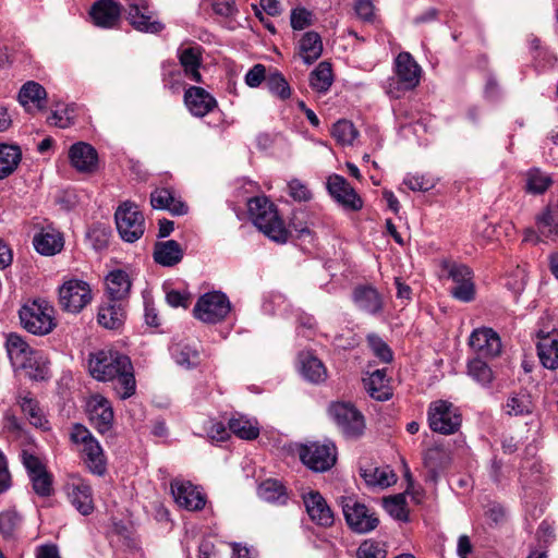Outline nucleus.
Here are the masks:
<instances>
[{"label":"nucleus","mask_w":558,"mask_h":558,"mask_svg":"<svg viewBox=\"0 0 558 558\" xmlns=\"http://www.w3.org/2000/svg\"><path fill=\"white\" fill-rule=\"evenodd\" d=\"M88 371L99 381H114V390L121 399L135 393L136 381L130 357L117 350H99L90 353Z\"/></svg>","instance_id":"obj_1"},{"label":"nucleus","mask_w":558,"mask_h":558,"mask_svg":"<svg viewBox=\"0 0 558 558\" xmlns=\"http://www.w3.org/2000/svg\"><path fill=\"white\" fill-rule=\"evenodd\" d=\"M247 214L253 225L271 241L284 244L290 232L278 214L276 205L266 196H255L247 202Z\"/></svg>","instance_id":"obj_2"},{"label":"nucleus","mask_w":558,"mask_h":558,"mask_svg":"<svg viewBox=\"0 0 558 558\" xmlns=\"http://www.w3.org/2000/svg\"><path fill=\"white\" fill-rule=\"evenodd\" d=\"M53 314V307L45 300H33L19 312L22 326L37 336H45L53 330L57 326Z\"/></svg>","instance_id":"obj_3"},{"label":"nucleus","mask_w":558,"mask_h":558,"mask_svg":"<svg viewBox=\"0 0 558 558\" xmlns=\"http://www.w3.org/2000/svg\"><path fill=\"white\" fill-rule=\"evenodd\" d=\"M429 428L437 434L452 435L457 433L462 423L460 410L447 400H436L427 409Z\"/></svg>","instance_id":"obj_4"},{"label":"nucleus","mask_w":558,"mask_h":558,"mask_svg":"<svg viewBox=\"0 0 558 558\" xmlns=\"http://www.w3.org/2000/svg\"><path fill=\"white\" fill-rule=\"evenodd\" d=\"M340 505L345 522L351 531L366 534L374 531L379 524L377 513L354 497H341Z\"/></svg>","instance_id":"obj_5"},{"label":"nucleus","mask_w":558,"mask_h":558,"mask_svg":"<svg viewBox=\"0 0 558 558\" xmlns=\"http://www.w3.org/2000/svg\"><path fill=\"white\" fill-rule=\"evenodd\" d=\"M114 218L117 230L123 241L134 243L143 236L145 231L144 215L134 203H122L117 208Z\"/></svg>","instance_id":"obj_6"},{"label":"nucleus","mask_w":558,"mask_h":558,"mask_svg":"<svg viewBox=\"0 0 558 558\" xmlns=\"http://www.w3.org/2000/svg\"><path fill=\"white\" fill-rule=\"evenodd\" d=\"M231 311L228 296L220 291L203 294L194 306V315L197 319L207 324L222 322Z\"/></svg>","instance_id":"obj_7"},{"label":"nucleus","mask_w":558,"mask_h":558,"mask_svg":"<svg viewBox=\"0 0 558 558\" xmlns=\"http://www.w3.org/2000/svg\"><path fill=\"white\" fill-rule=\"evenodd\" d=\"M301 461L315 472H325L332 468L337 460V448L332 442H310L299 450Z\"/></svg>","instance_id":"obj_8"},{"label":"nucleus","mask_w":558,"mask_h":558,"mask_svg":"<svg viewBox=\"0 0 558 558\" xmlns=\"http://www.w3.org/2000/svg\"><path fill=\"white\" fill-rule=\"evenodd\" d=\"M329 414L345 437L357 438L364 433V416L354 405L345 402L332 403Z\"/></svg>","instance_id":"obj_9"},{"label":"nucleus","mask_w":558,"mask_h":558,"mask_svg":"<svg viewBox=\"0 0 558 558\" xmlns=\"http://www.w3.org/2000/svg\"><path fill=\"white\" fill-rule=\"evenodd\" d=\"M92 301V290L87 282L72 279L59 289V304L69 313H80Z\"/></svg>","instance_id":"obj_10"},{"label":"nucleus","mask_w":558,"mask_h":558,"mask_svg":"<svg viewBox=\"0 0 558 558\" xmlns=\"http://www.w3.org/2000/svg\"><path fill=\"white\" fill-rule=\"evenodd\" d=\"M395 72L397 76L398 88L397 93L392 89H389V94L399 98V92H409L414 89L421 80V66L414 60V58L409 52H400L395 61Z\"/></svg>","instance_id":"obj_11"},{"label":"nucleus","mask_w":558,"mask_h":558,"mask_svg":"<svg viewBox=\"0 0 558 558\" xmlns=\"http://www.w3.org/2000/svg\"><path fill=\"white\" fill-rule=\"evenodd\" d=\"M448 278L453 282L450 293L458 301L469 303L475 299V283L473 271L463 264L450 263L446 265Z\"/></svg>","instance_id":"obj_12"},{"label":"nucleus","mask_w":558,"mask_h":558,"mask_svg":"<svg viewBox=\"0 0 558 558\" xmlns=\"http://www.w3.org/2000/svg\"><path fill=\"white\" fill-rule=\"evenodd\" d=\"M64 490L70 504L82 514L93 513L94 498L90 485L84 478L72 475L64 486Z\"/></svg>","instance_id":"obj_13"},{"label":"nucleus","mask_w":558,"mask_h":558,"mask_svg":"<svg viewBox=\"0 0 558 558\" xmlns=\"http://www.w3.org/2000/svg\"><path fill=\"white\" fill-rule=\"evenodd\" d=\"M5 349L12 366L15 369L34 368L37 351L16 332H10L5 339Z\"/></svg>","instance_id":"obj_14"},{"label":"nucleus","mask_w":558,"mask_h":558,"mask_svg":"<svg viewBox=\"0 0 558 558\" xmlns=\"http://www.w3.org/2000/svg\"><path fill=\"white\" fill-rule=\"evenodd\" d=\"M327 190L330 196L343 208L357 211L363 207V201L347 179L340 174H331L327 179Z\"/></svg>","instance_id":"obj_15"},{"label":"nucleus","mask_w":558,"mask_h":558,"mask_svg":"<svg viewBox=\"0 0 558 558\" xmlns=\"http://www.w3.org/2000/svg\"><path fill=\"white\" fill-rule=\"evenodd\" d=\"M470 348L477 354L476 357L494 359L501 353L499 335L489 327L476 328L469 338Z\"/></svg>","instance_id":"obj_16"},{"label":"nucleus","mask_w":558,"mask_h":558,"mask_svg":"<svg viewBox=\"0 0 558 558\" xmlns=\"http://www.w3.org/2000/svg\"><path fill=\"white\" fill-rule=\"evenodd\" d=\"M171 493L175 502L186 510H202L206 505V496L190 481H173Z\"/></svg>","instance_id":"obj_17"},{"label":"nucleus","mask_w":558,"mask_h":558,"mask_svg":"<svg viewBox=\"0 0 558 558\" xmlns=\"http://www.w3.org/2000/svg\"><path fill=\"white\" fill-rule=\"evenodd\" d=\"M95 26L114 28L121 20V4L118 0H97L89 10Z\"/></svg>","instance_id":"obj_18"},{"label":"nucleus","mask_w":558,"mask_h":558,"mask_svg":"<svg viewBox=\"0 0 558 558\" xmlns=\"http://www.w3.org/2000/svg\"><path fill=\"white\" fill-rule=\"evenodd\" d=\"M303 502L311 520L323 527L333 524V512L320 493L311 490L303 495Z\"/></svg>","instance_id":"obj_19"},{"label":"nucleus","mask_w":558,"mask_h":558,"mask_svg":"<svg viewBox=\"0 0 558 558\" xmlns=\"http://www.w3.org/2000/svg\"><path fill=\"white\" fill-rule=\"evenodd\" d=\"M184 104L194 117H205L217 108L216 98L203 87L190 86L184 92Z\"/></svg>","instance_id":"obj_20"},{"label":"nucleus","mask_w":558,"mask_h":558,"mask_svg":"<svg viewBox=\"0 0 558 558\" xmlns=\"http://www.w3.org/2000/svg\"><path fill=\"white\" fill-rule=\"evenodd\" d=\"M89 420L100 434L111 430L113 425V410L111 403L102 396L93 397L89 403Z\"/></svg>","instance_id":"obj_21"},{"label":"nucleus","mask_w":558,"mask_h":558,"mask_svg":"<svg viewBox=\"0 0 558 558\" xmlns=\"http://www.w3.org/2000/svg\"><path fill=\"white\" fill-rule=\"evenodd\" d=\"M128 20L136 31L144 33L158 34L165 28L161 22L153 19V12L145 3L130 4Z\"/></svg>","instance_id":"obj_22"},{"label":"nucleus","mask_w":558,"mask_h":558,"mask_svg":"<svg viewBox=\"0 0 558 558\" xmlns=\"http://www.w3.org/2000/svg\"><path fill=\"white\" fill-rule=\"evenodd\" d=\"M150 205L155 209L168 210L173 216L187 214V205L168 187H158L150 193Z\"/></svg>","instance_id":"obj_23"},{"label":"nucleus","mask_w":558,"mask_h":558,"mask_svg":"<svg viewBox=\"0 0 558 558\" xmlns=\"http://www.w3.org/2000/svg\"><path fill=\"white\" fill-rule=\"evenodd\" d=\"M69 159L78 172H93L97 167L98 154L92 145L78 142L71 146Z\"/></svg>","instance_id":"obj_24"},{"label":"nucleus","mask_w":558,"mask_h":558,"mask_svg":"<svg viewBox=\"0 0 558 558\" xmlns=\"http://www.w3.org/2000/svg\"><path fill=\"white\" fill-rule=\"evenodd\" d=\"M363 385L371 398L387 401L392 397V388L385 368L375 369L363 377Z\"/></svg>","instance_id":"obj_25"},{"label":"nucleus","mask_w":558,"mask_h":558,"mask_svg":"<svg viewBox=\"0 0 558 558\" xmlns=\"http://www.w3.org/2000/svg\"><path fill=\"white\" fill-rule=\"evenodd\" d=\"M33 244L35 250L45 256H52L63 248V236L53 228H44L34 236Z\"/></svg>","instance_id":"obj_26"},{"label":"nucleus","mask_w":558,"mask_h":558,"mask_svg":"<svg viewBox=\"0 0 558 558\" xmlns=\"http://www.w3.org/2000/svg\"><path fill=\"white\" fill-rule=\"evenodd\" d=\"M184 255L181 244L174 240L157 242L154 245V260L163 267H173L179 264Z\"/></svg>","instance_id":"obj_27"},{"label":"nucleus","mask_w":558,"mask_h":558,"mask_svg":"<svg viewBox=\"0 0 558 558\" xmlns=\"http://www.w3.org/2000/svg\"><path fill=\"white\" fill-rule=\"evenodd\" d=\"M353 302L355 305L372 315L383 310V299L377 289L372 286H359L353 290Z\"/></svg>","instance_id":"obj_28"},{"label":"nucleus","mask_w":558,"mask_h":558,"mask_svg":"<svg viewBox=\"0 0 558 558\" xmlns=\"http://www.w3.org/2000/svg\"><path fill=\"white\" fill-rule=\"evenodd\" d=\"M125 318V310L122 301H112L109 298L98 310L97 320L107 329L119 328Z\"/></svg>","instance_id":"obj_29"},{"label":"nucleus","mask_w":558,"mask_h":558,"mask_svg":"<svg viewBox=\"0 0 558 558\" xmlns=\"http://www.w3.org/2000/svg\"><path fill=\"white\" fill-rule=\"evenodd\" d=\"M300 371L302 376L313 383L319 384L326 380L327 369L324 363L311 352H301L299 354Z\"/></svg>","instance_id":"obj_30"},{"label":"nucleus","mask_w":558,"mask_h":558,"mask_svg":"<svg viewBox=\"0 0 558 558\" xmlns=\"http://www.w3.org/2000/svg\"><path fill=\"white\" fill-rule=\"evenodd\" d=\"M80 452L84 465L92 474L104 476L107 473V458L99 441L90 444L86 449H80Z\"/></svg>","instance_id":"obj_31"},{"label":"nucleus","mask_w":558,"mask_h":558,"mask_svg":"<svg viewBox=\"0 0 558 558\" xmlns=\"http://www.w3.org/2000/svg\"><path fill=\"white\" fill-rule=\"evenodd\" d=\"M537 354L544 367L548 369L558 368V331L539 338Z\"/></svg>","instance_id":"obj_32"},{"label":"nucleus","mask_w":558,"mask_h":558,"mask_svg":"<svg viewBox=\"0 0 558 558\" xmlns=\"http://www.w3.org/2000/svg\"><path fill=\"white\" fill-rule=\"evenodd\" d=\"M106 288L108 298L112 299V301H123L131 289L129 275L121 269L109 272L106 277Z\"/></svg>","instance_id":"obj_33"},{"label":"nucleus","mask_w":558,"mask_h":558,"mask_svg":"<svg viewBox=\"0 0 558 558\" xmlns=\"http://www.w3.org/2000/svg\"><path fill=\"white\" fill-rule=\"evenodd\" d=\"M179 61L182 65L185 75L196 82H202L199 66L202 64V53L199 47H189L179 50Z\"/></svg>","instance_id":"obj_34"},{"label":"nucleus","mask_w":558,"mask_h":558,"mask_svg":"<svg viewBox=\"0 0 558 558\" xmlns=\"http://www.w3.org/2000/svg\"><path fill=\"white\" fill-rule=\"evenodd\" d=\"M449 460V456L444 448H428L423 457L424 466L427 469L428 478L433 482H436L439 472L447 468Z\"/></svg>","instance_id":"obj_35"},{"label":"nucleus","mask_w":558,"mask_h":558,"mask_svg":"<svg viewBox=\"0 0 558 558\" xmlns=\"http://www.w3.org/2000/svg\"><path fill=\"white\" fill-rule=\"evenodd\" d=\"M22 160V150L17 145L0 143V180L10 177Z\"/></svg>","instance_id":"obj_36"},{"label":"nucleus","mask_w":558,"mask_h":558,"mask_svg":"<svg viewBox=\"0 0 558 558\" xmlns=\"http://www.w3.org/2000/svg\"><path fill=\"white\" fill-rule=\"evenodd\" d=\"M535 223L543 236L550 240L558 238V209L548 205L535 217Z\"/></svg>","instance_id":"obj_37"},{"label":"nucleus","mask_w":558,"mask_h":558,"mask_svg":"<svg viewBox=\"0 0 558 558\" xmlns=\"http://www.w3.org/2000/svg\"><path fill=\"white\" fill-rule=\"evenodd\" d=\"M323 52V43L318 33L307 32L300 40V54L306 64H312Z\"/></svg>","instance_id":"obj_38"},{"label":"nucleus","mask_w":558,"mask_h":558,"mask_svg":"<svg viewBox=\"0 0 558 558\" xmlns=\"http://www.w3.org/2000/svg\"><path fill=\"white\" fill-rule=\"evenodd\" d=\"M468 375L484 388H489L495 379V375L487 362L482 357H474L468 362Z\"/></svg>","instance_id":"obj_39"},{"label":"nucleus","mask_w":558,"mask_h":558,"mask_svg":"<svg viewBox=\"0 0 558 558\" xmlns=\"http://www.w3.org/2000/svg\"><path fill=\"white\" fill-rule=\"evenodd\" d=\"M553 183V178L539 168H532L525 173V190L530 194L542 195Z\"/></svg>","instance_id":"obj_40"},{"label":"nucleus","mask_w":558,"mask_h":558,"mask_svg":"<svg viewBox=\"0 0 558 558\" xmlns=\"http://www.w3.org/2000/svg\"><path fill=\"white\" fill-rule=\"evenodd\" d=\"M333 82L331 64L327 61L320 62L311 73L310 85L318 93H326Z\"/></svg>","instance_id":"obj_41"},{"label":"nucleus","mask_w":558,"mask_h":558,"mask_svg":"<svg viewBox=\"0 0 558 558\" xmlns=\"http://www.w3.org/2000/svg\"><path fill=\"white\" fill-rule=\"evenodd\" d=\"M258 496L268 501L283 505L287 502L288 496L286 487L277 480H266L258 486Z\"/></svg>","instance_id":"obj_42"},{"label":"nucleus","mask_w":558,"mask_h":558,"mask_svg":"<svg viewBox=\"0 0 558 558\" xmlns=\"http://www.w3.org/2000/svg\"><path fill=\"white\" fill-rule=\"evenodd\" d=\"M17 402L21 407L22 412L27 416L29 423L36 427L44 426L45 421L41 409L39 408L38 401L34 399L29 392L25 395L20 393Z\"/></svg>","instance_id":"obj_43"},{"label":"nucleus","mask_w":558,"mask_h":558,"mask_svg":"<svg viewBox=\"0 0 558 558\" xmlns=\"http://www.w3.org/2000/svg\"><path fill=\"white\" fill-rule=\"evenodd\" d=\"M506 414L510 416H520L532 412L531 397L523 391L510 395L504 405Z\"/></svg>","instance_id":"obj_44"},{"label":"nucleus","mask_w":558,"mask_h":558,"mask_svg":"<svg viewBox=\"0 0 558 558\" xmlns=\"http://www.w3.org/2000/svg\"><path fill=\"white\" fill-rule=\"evenodd\" d=\"M229 430L236 437L253 440L259 436V428L244 416H233L228 423Z\"/></svg>","instance_id":"obj_45"},{"label":"nucleus","mask_w":558,"mask_h":558,"mask_svg":"<svg viewBox=\"0 0 558 558\" xmlns=\"http://www.w3.org/2000/svg\"><path fill=\"white\" fill-rule=\"evenodd\" d=\"M46 95L45 88L39 83L29 81L22 86L19 93V101L24 107L28 104H34L37 108L41 109Z\"/></svg>","instance_id":"obj_46"},{"label":"nucleus","mask_w":558,"mask_h":558,"mask_svg":"<svg viewBox=\"0 0 558 558\" xmlns=\"http://www.w3.org/2000/svg\"><path fill=\"white\" fill-rule=\"evenodd\" d=\"M171 353L175 363L186 369L196 367L201 362L199 352L189 344L178 343Z\"/></svg>","instance_id":"obj_47"},{"label":"nucleus","mask_w":558,"mask_h":558,"mask_svg":"<svg viewBox=\"0 0 558 558\" xmlns=\"http://www.w3.org/2000/svg\"><path fill=\"white\" fill-rule=\"evenodd\" d=\"M361 476L364 478L367 485L387 487L395 483V474L388 472L385 469L379 468H361Z\"/></svg>","instance_id":"obj_48"},{"label":"nucleus","mask_w":558,"mask_h":558,"mask_svg":"<svg viewBox=\"0 0 558 558\" xmlns=\"http://www.w3.org/2000/svg\"><path fill=\"white\" fill-rule=\"evenodd\" d=\"M266 87L270 94L275 95L281 100H286L291 96V88L287 80L277 70L268 73L266 78Z\"/></svg>","instance_id":"obj_49"},{"label":"nucleus","mask_w":558,"mask_h":558,"mask_svg":"<svg viewBox=\"0 0 558 558\" xmlns=\"http://www.w3.org/2000/svg\"><path fill=\"white\" fill-rule=\"evenodd\" d=\"M331 134L333 138L341 145H352L359 135V131L349 120H339L333 126Z\"/></svg>","instance_id":"obj_50"},{"label":"nucleus","mask_w":558,"mask_h":558,"mask_svg":"<svg viewBox=\"0 0 558 558\" xmlns=\"http://www.w3.org/2000/svg\"><path fill=\"white\" fill-rule=\"evenodd\" d=\"M21 517L14 510H7L0 512V534L4 538L14 537L15 533L20 529Z\"/></svg>","instance_id":"obj_51"},{"label":"nucleus","mask_w":558,"mask_h":558,"mask_svg":"<svg viewBox=\"0 0 558 558\" xmlns=\"http://www.w3.org/2000/svg\"><path fill=\"white\" fill-rule=\"evenodd\" d=\"M367 344L373 354L384 363H390L393 359V353L389 345L376 333H368L366 337Z\"/></svg>","instance_id":"obj_52"},{"label":"nucleus","mask_w":558,"mask_h":558,"mask_svg":"<svg viewBox=\"0 0 558 558\" xmlns=\"http://www.w3.org/2000/svg\"><path fill=\"white\" fill-rule=\"evenodd\" d=\"M356 556L357 558H386V546L375 539H365L359 546Z\"/></svg>","instance_id":"obj_53"},{"label":"nucleus","mask_w":558,"mask_h":558,"mask_svg":"<svg viewBox=\"0 0 558 558\" xmlns=\"http://www.w3.org/2000/svg\"><path fill=\"white\" fill-rule=\"evenodd\" d=\"M385 509L397 520L407 522L409 520V511L407 509L405 499L398 495L385 499Z\"/></svg>","instance_id":"obj_54"},{"label":"nucleus","mask_w":558,"mask_h":558,"mask_svg":"<svg viewBox=\"0 0 558 558\" xmlns=\"http://www.w3.org/2000/svg\"><path fill=\"white\" fill-rule=\"evenodd\" d=\"M70 440L72 444L81 446V449H86L90 444L98 441L90 430L80 423L71 427Z\"/></svg>","instance_id":"obj_55"},{"label":"nucleus","mask_w":558,"mask_h":558,"mask_svg":"<svg viewBox=\"0 0 558 558\" xmlns=\"http://www.w3.org/2000/svg\"><path fill=\"white\" fill-rule=\"evenodd\" d=\"M403 183L414 192H427L436 185V180L426 174H409Z\"/></svg>","instance_id":"obj_56"},{"label":"nucleus","mask_w":558,"mask_h":558,"mask_svg":"<svg viewBox=\"0 0 558 558\" xmlns=\"http://www.w3.org/2000/svg\"><path fill=\"white\" fill-rule=\"evenodd\" d=\"M33 489L41 497H48L52 493V478L51 475L46 471H41L31 476Z\"/></svg>","instance_id":"obj_57"},{"label":"nucleus","mask_w":558,"mask_h":558,"mask_svg":"<svg viewBox=\"0 0 558 558\" xmlns=\"http://www.w3.org/2000/svg\"><path fill=\"white\" fill-rule=\"evenodd\" d=\"M288 193L295 202H310L313 194L307 184L299 179H292L288 183Z\"/></svg>","instance_id":"obj_58"},{"label":"nucleus","mask_w":558,"mask_h":558,"mask_svg":"<svg viewBox=\"0 0 558 558\" xmlns=\"http://www.w3.org/2000/svg\"><path fill=\"white\" fill-rule=\"evenodd\" d=\"M313 14L305 8H296L291 12V26L293 29L302 31L312 25Z\"/></svg>","instance_id":"obj_59"},{"label":"nucleus","mask_w":558,"mask_h":558,"mask_svg":"<svg viewBox=\"0 0 558 558\" xmlns=\"http://www.w3.org/2000/svg\"><path fill=\"white\" fill-rule=\"evenodd\" d=\"M267 75L268 74H266V66L264 64L257 63L247 71L244 80L247 86L256 88L263 82L266 83Z\"/></svg>","instance_id":"obj_60"},{"label":"nucleus","mask_w":558,"mask_h":558,"mask_svg":"<svg viewBox=\"0 0 558 558\" xmlns=\"http://www.w3.org/2000/svg\"><path fill=\"white\" fill-rule=\"evenodd\" d=\"M354 10L364 22H373L375 19V7L371 0H356Z\"/></svg>","instance_id":"obj_61"},{"label":"nucleus","mask_w":558,"mask_h":558,"mask_svg":"<svg viewBox=\"0 0 558 558\" xmlns=\"http://www.w3.org/2000/svg\"><path fill=\"white\" fill-rule=\"evenodd\" d=\"M167 303L172 307L182 306L186 308L190 304V293L179 290H170L166 294Z\"/></svg>","instance_id":"obj_62"},{"label":"nucleus","mask_w":558,"mask_h":558,"mask_svg":"<svg viewBox=\"0 0 558 558\" xmlns=\"http://www.w3.org/2000/svg\"><path fill=\"white\" fill-rule=\"evenodd\" d=\"M23 464L26 468L29 477L46 470L40 460L31 453L23 454Z\"/></svg>","instance_id":"obj_63"},{"label":"nucleus","mask_w":558,"mask_h":558,"mask_svg":"<svg viewBox=\"0 0 558 558\" xmlns=\"http://www.w3.org/2000/svg\"><path fill=\"white\" fill-rule=\"evenodd\" d=\"M36 558H60L58 547L53 544L40 545L36 549Z\"/></svg>","instance_id":"obj_64"}]
</instances>
